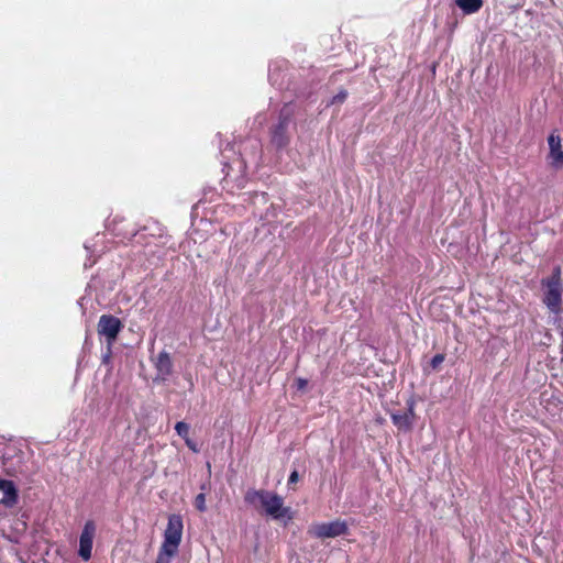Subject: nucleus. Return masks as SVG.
Segmentation results:
<instances>
[{"label": "nucleus", "mask_w": 563, "mask_h": 563, "mask_svg": "<svg viewBox=\"0 0 563 563\" xmlns=\"http://www.w3.org/2000/svg\"><path fill=\"white\" fill-rule=\"evenodd\" d=\"M245 503L262 508L264 512L273 519H291L290 508L284 507V500L275 493L265 489H250L244 497Z\"/></svg>", "instance_id": "f257e3e1"}, {"label": "nucleus", "mask_w": 563, "mask_h": 563, "mask_svg": "<svg viewBox=\"0 0 563 563\" xmlns=\"http://www.w3.org/2000/svg\"><path fill=\"white\" fill-rule=\"evenodd\" d=\"M184 522L180 515H170L155 563H172L183 538Z\"/></svg>", "instance_id": "f03ea898"}, {"label": "nucleus", "mask_w": 563, "mask_h": 563, "mask_svg": "<svg viewBox=\"0 0 563 563\" xmlns=\"http://www.w3.org/2000/svg\"><path fill=\"white\" fill-rule=\"evenodd\" d=\"M544 288L543 303L550 310V312L558 314L561 310L563 284L561 278V268L556 266L551 276L542 280Z\"/></svg>", "instance_id": "7ed1b4c3"}, {"label": "nucleus", "mask_w": 563, "mask_h": 563, "mask_svg": "<svg viewBox=\"0 0 563 563\" xmlns=\"http://www.w3.org/2000/svg\"><path fill=\"white\" fill-rule=\"evenodd\" d=\"M347 532V525L343 520H333L331 522L316 523L310 527L309 533L319 539L335 538Z\"/></svg>", "instance_id": "20e7f679"}, {"label": "nucleus", "mask_w": 563, "mask_h": 563, "mask_svg": "<svg viewBox=\"0 0 563 563\" xmlns=\"http://www.w3.org/2000/svg\"><path fill=\"white\" fill-rule=\"evenodd\" d=\"M123 328L122 322L119 318L111 314H102L98 321V333L107 339L109 345H111L121 329Z\"/></svg>", "instance_id": "39448f33"}, {"label": "nucleus", "mask_w": 563, "mask_h": 563, "mask_svg": "<svg viewBox=\"0 0 563 563\" xmlns=\"http://www.w3.org/2000/svg\"><path fill=\"white\" fill-rule=\"evenodd\" d=\"M96 533V526L92 521H87L79 538V551L78 555L84 560L88 561L91 558L92 543Z\"/></svg>", "instance_id": "423d86ee"}, {"label": "nucleus", "mask_w": 563, "mask_h": 563, "mask_svg": "<svg viewBox=\"0 0 563 563\" xmlns=\"http://www.w3.org/2000/svg\"><path fill=\"white\" fill-rule=\"evenodd\" d=\"M548 144L550 148L549 163L555 169L563 167V148L561 145V137L556 131H553L548 137Z\"/></svg>", "instance_id": "0eeeda50"}, {"label": "nucleus", "mask_w": 563, "mask_h": 563, "mask_svg": "<svg viewBox=\"0 0 563 563\" xmlns=\"http://www.w3.org/2000/svg\"><path fill=\"white\" fill-rule=\"evenodd\" d=\"M156 378L155 380L165 382L173 373V361L168 352L162 351L158 353L155 363Z\"/></svg>", "instance_id": "6e6552de"}, {"label": "nucleus", "mask_w": 563, "mask_h": 563, "mask_svg": "<svg viewBox=\"0 0 563 563\" xmlns=\"http://www.w3.org/2000/svg\"><path fill=\"white\" fill-rule=\"evenodd\" d=\"M0 490L3 492V497L1 498L0 504L5 507H12L15 505L18 494L13 482L0 478Z\"/></svg>", "instance_id": "1a4fd4ad"}, {"label": "nucleus", "mask_w": 563, "mask_h": 563, "mask_svg": "<svg viewBox=\"0 0 563 563\" xmlns=\"http://www.w3.org/2000/svg\"><path fill=\"white\" fill-rule=\"evenodd\" d=\"M288 123H289L288 117H280L279 123L276 125V128L273 131L272 142L277 147H283L288 142V139L286 136V130H287Z\"/></svg>", "instance_id": "9d476101"}, {"label": "nucleus", "mask_w": 563, "mask_h": 563, "mask_svg": "<svg viewBox=\"0 0 563 563\" xmlns=\"http://www.w3.org/2000/svg\"><path fill=\"white\" fill-rule=\"evenodd\" d=\"M27 528L25 515L15 518L11 525V534L9 536L10 541L19 542L20 538L25 533Z\"/></svg>", "instance_id": "9b49d317"}, {"label": "nucleus", "mask_w": 563, "mask_h": 563, "mask_svg": "<svg viewBox=\"0 0 563 563\" xmlns=\"http://www.w3.org/2000/svg\"><path fill=\"white\" fill-rule=\"evenodd\" d=\"M455 5L464 14H474L478 12L484 4V0H454Z\"/></svg>", "instance_id": "f8f14e48"}, {"label": "nucleus", "mask_w": 563, "mask_h": 563, "mask_svg": "<svg viewBox=\"0 0 563 563\" xmlns=\"http://www.w3.org/2000/svg\"><path fill=\"white\" fill-rule=\"evenodd\" d=\"M393 423L400 430L409 431L412 428V423L409 420L408 416H405L404 412H394L391 413Z\"/></svg>", "instance_id": "ddd939ff"}, {"label": "nucleus", "mask_w": 563, "mask_h": 563, "mask_svg": "<svg viewBox=\"0 0 563 563\" xmlns=\"http://www.w3.org/2000/svg\"><path fill=\"white\" fill-rule=\"evenodd\" d=\"M175 430H176L177 434L179 437H181L183 439H186L187 437H189V426L184 421L177 422L175 426Z\"/></svg>", "instance_id": "4468645a"}, {"label": "nucleus", "mask_w": 563, "mask_h": 563, "mask_svg": "<svg viewBox=\"0 0 563 563\" xmlns=\"http://www.w3.org/2000/svg\"><path fill=\"white\" fill-rule=\"evenodd\" d=\"M194 505L200 512H205L207 510L205 493H200L196 496Z\"/></svg>", "instance_id": "2eb2a0df"}, {"label": "nucleus", "mask_w": 563, "mask_h": 563, "mask_svg": "<svg viewBox=\"0 0 563 563\" xmlns=\"http://www.w3.org/2000/svg\"><path fill=\"white\" fill-rule=\"evenodd\" d=\"M347 97L346 90H340L331 100L332 104L342 103Z\"/></svg>", "instance_id": "dca6fc26"}, {"label": "nucleus", "mask_w": 563, "mask_h": 563, "mask_svg": "<svg viewBox=\"0 0 563 563\" xmlns=\"http://www.w3.org/2000/svg\"><path fill=\"white\" fill-rule=\"evenodd\" d=\"M444 361V355L443 354H435L432 358H431V366L432 368H437L438 366H440Z\"/></svg>", "instance_id": "f3484780"}, {"label": "nucleus", "mask_w": 563, "mask_h": 563, "mask_svg": "<svg viewBox=\"0 0 563 563\" xmlns=\"http://www.w3.org/2000/svg\"><path fill=\"white\" fill-rule=\"evenodd\" d=\"M404 415L408 416V418L411 421V423H413L415 409H413V402L412 401L408 405V410L405 411Z\"/></svg>", "instance_id": "a211bd4d"}, {"label": "nucleus", "mask_w": 563, "mask_h": 563, "mask_svg": "<svg viewBox=\"0 0 563 563\" xmlns=\"http://www.w3.org/2000/svg\"><path fill=\"white\" fill-rule=\"evenodd\" d=\"M299 479V474L297 471H292L288 478V485L297 483Z\"/></svg>", "instance_id": "6ab92c4d"}, {"label": "nucleus", "mask_w": 563, "mask_h": 563, "mask_svg": "<svg viewBox=\"0 0 563 563\" xmlns=\"http://www.w3.org/2000/svg\"><path fill=\"white\" fill-rule=\"evenodd\" d=\"M187 446L192 450L194 452H198V449H197V445L191 441V439L189 437H187L186 439H184Z\"/></svg>", "instance_id": "aec40b11"}, {"label": "nucleus", "mask_w": 563, "mask_h": 563, "mask_svg": "<svg viewBox=\"0 0 563 563\" xmlns=\"http://www.w3.org/2000/svg\"><path fill=\"white\" fill-rule=\"evenodd\" d=\"M223 169L227 170V174H225V177H224V181L228 184L229 179L231 178V170L233 168L230 165L225 164Z\"/></svg>", "instance_id": "412c9836"}, {"label": "nucleus", "mask_w": 563, "mask_h": 563, "mask_svg": "<svg viewBox=\"0 0 563 563\" xmlns=\"http://www.w3.org/2000/svg\"><path fill=\"white\" fill-rule=\"evenodd\" d=\"M297 384H298V388L302 389L303 387H306L307 380L303 378H298Z\"/></svg>", "instance_id": "4be33fe9"}, {"label": "nucleus", "mask_w": 563, "mask_h": 563, "mask_svg": "<svg viewBox=\"0 0 563 563\" xmlns=\"http://www.w3.org/2000/svg\"><path fill=\"white\" fill-rule=\"evenodd\" d=\"M239 169L242 172L245 168V164L243 159H239L236 162Z\"/></svg>", "instance_id": "5701e85b"}, {"label": "nucleus", "mask_w": 563, "mask_h": 563, "mask_svg": "<svg viewBox=\"0 0 563 563\" xmlns=\"http://www.w3.org/2000/svg\"><path fill=\"white\" fill-rule=\"evenodd\" d=\"M238 181H239V184H238V186H239V187H244V184H245V177H244V175H242L241 177H239Z\"/></svg>", "instance_id": "b1692460"}, {"label": "nucleus", "mask_w": 563, "mask_h": 563, "mask_svg": "<svg viewBox=\"0 0 563 563\" xmlns=\"http://www.w3.org/2000/svg\"><path fill=\"white\" fill-rule=\"evenodd\" d=\"M12 555H13L14 561H15L16 563H23L22 559L18 555V553H16V552H14Z\"/></svg>", "instance_id": "393cba45"}, {"label": "nucleus", "mask_w": 563, "mask_h": 563, "mask_svg": "<svg viewBox=\"0 0 563 563\" xmlns=\"http://www.w3.org/2000/svg\"><path fill=\"white\" fill-rule=\"evenodd\" d=\"M109 358H110V354H106V355L103 356V362H104V363H106V362H108V361H109Z\"/></svg>", "instance_id": "a878e982"}]
</instances>
